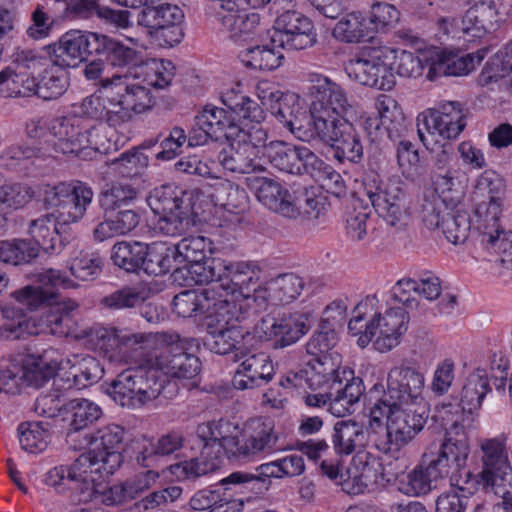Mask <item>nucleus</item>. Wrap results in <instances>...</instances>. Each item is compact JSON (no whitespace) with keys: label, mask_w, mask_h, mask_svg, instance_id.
Wrapping results in <instances>:
<instances>
[{"label":"nucleus","mask_w":512,"mask_h":512,"mask_svg":"<svg viewBox=\"0 0 512 512\" xmlns=\"http://www.w3.org/2000/svg\"><path fill=\"white\" fill-rule=\"evenodd\" d=\"M310 329L309 315L302 312L283 314L279 318L267 316L254 327V333L241 324L207 335L204 345L213 353L226 355L236 352L235 358L252 353L259 338L273 340L274 348H283L297 342Z\"/></svg>","instance_id":"7ed1b4c3"},{"label":"nucleus","mask_w":512,"mask_h":512,"mask_svg":"<svg viewBox=\"0 0 512 512\" xmlns=\"http://www.w3.org/2000/svg\"><path fill=\"white\" fill-rule=\"evenodd\" d=\"M212 242L204 236H189L183 238L175 246L171 247L174 253L175 264H183L187 269L189 277L196 284H206L204 274L198 273L201 269L196 271L197 268H206L209 261L219 260L220 258L207 257L210 253ZM188 277V275H185Z\"/></svg>","instance_id":"393cba45"},{"label":"nucleus","mask_w":512,"mask_h":512,"mask_svg":"<svg viewBox=\"0 0 512 512\" xmlns=\"http://www.w3.org/2000/svg\"><path fill=\"white\" fill-rule=\"evenodd\" d=\"M512 41L495 53L479 75V83L491 92H499V100L512 95Z\"/></svg>","instance_id":"bb28decb"},{"label":"nucleus","mask_w":512,"mask_h":512,"mask_svg":"<svg viewBox=\"0 0 512 512\" xmlns=\"http://www.w3.org/2000/svg\"><path fill=\"white\" fill-rule=\"evenodd\" d=\"M332 443L339 455H350L367 443V432L363 425L352 420H341L334 424Z\"/></svg>","instance_id":"37998d69"},{"label":"nucleus","mask_w":512,"mask_h":512,"mask_svg":"<svg viewBox=\"0 0 512 512\" xmlns=\"http://www.w3.org/2000/svg\"><path fill=\"white\" fill-rule=\"evenodd\" d=\"M137 195L138 190L129 183L114 181L106 184L96 198H91L90 208L94 217L90 220V224H96L118 208L128 207Z\"/></svg>","instance_id":"7c9ffc66"},{"label":"nucleus","mask_w":512,"mask_h":512,"mask_svg":"<svg viewBox=\"0 0 512 512\" xmlns=\"http://www.w3.org/2000/svg\"><path fill=\"white\" fill-rule=\"evenodd\" d=\"M39 252L38 245L31 240L0 241V262L14 266L31 263Z\"/></svg>","instance_id":"052dcab7"},{"label":"nucleus","mask_w":512,"mask_h":512,"mask_svg":"<svg viewBox=\"0 0 512 512\" xmlns=\"http://www.w3.org/2000/svg\"><path fill=\"white\" fill-rule=\"evenodd\" d=\"M166 382L167 379L159 375L149 357L141 364L119 373L108 385L106 392L120 406L135 409L160 396Z\"/></svg>","instance_id":"0eeeda50"},{"label":"nucleus","mask_w":512,"mask_h":512,"mask_svg":"<svg viewBox=\"0 0 512 512\" xmlns=\"http://www.w3.org/2000/svg\"><path fill=\"white\" fill-rule=\"evenodd\" d=\"M202 204L189 206L185 210H177L173 212L160 213L156 229L159 233L175 237L181 236L192 226H195L202 214Z\"/></svg>","instance_id":"49530a36"},{"label":"nucleus","mask_w":512,"mask_h":512,"mask_svg":"<svg viewBox=\"0 0 512 512\" xmlns=\"http://www.w3.org/2000/svg\"><path fill=\"white\" fill-rule=\"evenodd\" d=\"M54 135L58 138L55 148L63 154H74L81 158L90 156L91 152L102 153L108 149L101 138L100 130L96 127L82 130L75 119L63 117L52 126Z\"/></svg>","instance_id":"dca6fc26"},{"label":"nucleus","mask_w":512,"mask_h":512,"mask_svg":"<svg viewBox=\"0 0 512 512\" xmlns=\"http://www.w3.org/2000/svg\"><path fill=\"white\" fill-rule=\"evenodd\" d=\"M25 367L24 384L41 388L55 377L58 367L56 363L48 362L43 357L28 356L23 361Z\"/></svg>","instance_id":"338daca9"},{"label":"nucleus","mask_w":512,"mask_h":512,"mask_svg":"<svg viewBox=\"0 0 512 512\" xmlns=\"http://www.w3.org/2000/svg\"><path fill=\"white\" fill-rule=\"evenodd\" d=\"M364 390L360 378L347 379L345 385H343L342 378L339 376L336 380H333L328 391V410L337 417L351 414L353 406L360 400Z\"/></svg>","instance_id":"58836bf2"},{"label":"nucleus","mask_w":512,"mask_h":512,"mask_svg":"<svg viewBox=\"0 0 512 512\" xmlns=\"http://www.w3.org/2000/svg\"><path fill=\"white\" fill-rule=\"evenodd\" d=\"M65 70L60 68L57 73L46 71L39 83L34 79L29 80L26 89L46 101L57 99L66 92L69 85L68 73Z\"/></svg>","instance_id":"bf43d9fd"},{"label":"nucleus","mask_w":512,"mask_h":512,"mask_svg":"<svg viewBox=\"0 0 512 512\" xmlns=\"http://www.w3.org/2000/svg\"><path fill=\"white\" fill-rule=\"evenodd\" d=\"M102 416L101 408L85 398L68 400L64 408V420L69 421L68 427L84 430Z\"/></svg>","instance_id":"864d4df0"},{"label":"nucleus","mask_w":512,"mask_h":512,"mask_svg":"<svg viewBox=\"0 0 512 512\" xmlns=\"http://www.w3.org/2000/svg\"><path fill=\"white\" fill-rule=\"evenodd\" d=\"M385 58L383 49L367 47L346 63L345 71L361 85L388 91L395 85V76Z\"/></svg>","instance_id":"2eb2a0df"},{"label":"nucleus","mask_w":512,"mask_h":512,"mask_svg":"<svg viewBox=\"0 0 512 512\" xmlns=\"http://www.w3.org/2000/svg\"><path fill=\"white\" fill-rule=\"evenodd\" d=\"M95 55L103 56L106 65L115 69H131L140 61L139 52L120 40L99 34Z\"/></svg>","instance_id":"a19ab883"},{"label":"nucleus","mask_w":512,"mask_h":512,"mask_svg":"<svg viewBox=\"0 0 512 512\" xmlns=\"http://www.w3.org/2000/svg\"><path fill=\"white\" fill-rule=\"evenodd\" d=\"M261 99L278 122L298 138V132L302 130L309 113L300 105L299 96L292 92L274 90L264 94Z\"/></svg>","instance_id":"b1692460"},{"label":"nucleus","mask_w":512,"mask_h":512,"mask_svg":"<svg viewBox=\"0 0 512 512\" xmlns=\"http://www.w3.org/2000/svg\"><path fill=\"white\" fill-rule=\"evenodd\" d=\"M499 25L485 0L476 2L466 11L461 20L462 32L476 38L495 31Z\"/></svg>","instance_id":"de8ad7c7"},{"label":"nucleus","mask_w":512,"mask_h":512,"mask_svg":"<svg viewBox=\"0 0 512 512\" xmlns=\"http://www.w3.org/2000/svg\"><path fill=\"white\" fill-rule=\"evenodd\" d=\"M472 59L453 53H440L432 59L426 77L434 81L441 76H461L470 72Z\"/></svg>","instance_id":"6e6d98bb"},{"label":"nucleus","mask_w":512,"mask_h":512,"mask_svg":"<svg viewBox=\"0 0 512 512\" xmlns=\"http://www.w3.org/2000/svg\"><path fill=\"white\" fill-rule=\"evenodd\" d=\"M201 270L199 273L204 274L206 284H211L213 289L216 291L221 289L225 295L238 294L239 296H249L251 287L260 281L262 273L255 262H232L221 258L209 261L206 268Z\"/></svg>","instance_id":"9b49d317"},{"label":"nucleus","mask_w":512,"mask_h":512,"mask_svg":"<svg viewBox=\"0 0 512 512\" xmlns=\"http://www.w3.org/2000/svg\"><path fill=\"white\" fill-rule=\"evenodd\" d=\"M138 213L129 207L118 208L115 212L107 214L93 230V236L98 241H104L114 235H124L135 229L139 224Z\"/></svg>","instance_id":"79ce46f5"},{"label":"nucleus","mask_w":512,"mask_h":512,"mask_svg":"<svg viewBox=\"0 0 512 512\" xmlns=\"http://www.w3.org/2000/svg\"><path fill=\"white\" fill-rule=\"evenodd\" d=\"M480 479L483 489L499 499L512 497V468L508 459L505 437L482 439Z\"/></svg>","instance_id":"f8f14e48"},{"label":"nucleus","mask_w":512,"mask_h":512,"mask_svg":"<svg viewBox=\"0 0 512 512\" xmlns=\"http://www.w3.org/2000/svg\"><path fill=\"white\" fill-rule=\"evenodd\" d=\"M506 184L504 178L494 170H485L476 181L475 195L483 198L476 205V222L485 221L489 228L495 226L502 212Z\"/></svg>","instance_id":"412c9836"},{"label":"nucleus","mask_w":512,"mask_h":512,"mask_svg":"<svg viewBox=\"0 0 512 512\" xmlns=\"http://www.w3.org/2000/svg\"><path fill=\"white\" fill-rule=\"evenodd\" d=\"M468 109L457 101L440 104L436 109H428L417 118V132L426 146L425 133L438 134L444 139H455L466 127Z\"/></svg>","instance_id":"4468645a"},{"label":"nucleus","mask_w":512,"mask_h":512,"mask_svg":"<svg viewBox=\"0 0 512 512\" xmlns=\"http://www.w3.org/2000/svg\"><path fill=\"white\" fill-rule=\"evenodd\" d=\"M183 436L175 431L162 435L156 441H144L139 447L136 461L144 468H158L163 458L182 448Z\"/></svg>","instance_id":"ea45409f"},{"label":"nucleus","mask_w":512,"mask_h":512,"mask_svg":"<svg viewBox=\"0 0 512 512\" xmlns=\"http://www.w3.org/2000/svg\"><path fill=\"white\" fill-rule=\"evenodd\" d=\"M375 211L391 227L399 229L406 225L407 193L405 184L398 177L387 179L386 191L375 205Z\"/></svg>","instance_id":"72a5a7b5"},{"label":"nucleus","mask_w":512,"mask_h":512,"mask_svg":"<svg viewBox=\"0 0 512 512\" xmlns=\"http://www.w3.org/2000/svg\"><path fill=\"white\" fill-rule=\"evenodd\" d=\"M195 122L196 126L210 134L211 139L218 140L221 136H225L230 140V130L237 127L239 119L230 115L225 108L206 105L195 117Z\"/></svg>","instance_id":"c03bdc74"},{"label":"nucleus","mask_w":512,"mask_h":512,"mask_svg":"<svg viewBox=\"0 0 512 512\" xmlns=\"http://www.w3.org/2000/svg\"><path fill=\"white\" fill-rule=\"evenodd\" d=\"M29 278L32 284L13 291L11 297L29 311L51 307L53 313L49 322L61 326L65 320L69 319V313L77 307V304L73 301H60V296L55 289L75 288V282L60 270L52 268L32 273Z\"/></svg>","instance_id":"39448f33"},{"label":"nucleus","mask_w":512,"mask_h":512,"mask_svg":"<svg viewBox=\"0 0 512 512\" xmlns=\"http://www.w3.org/2000/svg\"><path fill=\"white\" fill-rule=\"evenodd\" d=\"M425 378L408 360L390 368L383 393L387 409L384 452L398 451L422 431L428 419V409L423 397Z\"/></svg>","instance_id":"f257e3e1"},{"label":"nucleus","mask_w":512,"mask_h":512,"mask_svg":"<svg viewBox=\"0 0 512 512\" xmlns=\"http://www.w3.org/2000/svg\"><path fill=\"white\" fill-rule=\"evenodd\" d=\"M244 358L232 379L234 388L253 389L266 385L272 380L275 374L274 366L266 353H250Z\"/></svg>","instance_id":"2f4dec72"},{"label":"nucleus","mask_w":512,"mask_h":512,"mask_svg":"<svg viewBox=\"0 0 512 512\" xmlns=\"http://www.w3.org/2000/svg\"><path fill=\"white\" fill-rule=\"evenodd\" d=\"M202 194L195 189L183 190L177 186L166 184L154 188L148 196V204L154 213H167L185 210L189 206L203 203Z\"/></svg>","instance_id":"473e14b6"},{"label":"nucleus","mask_w":512,"mask_h":512,"mask_svg":"<svg viewBox=\"0 0 512 512\" xmlns=\"http://www.w3.org/2000/svg\"><path fill=\"white\" fill-rule=\"evenodd\" d=\"M201 291L184 290L175 295L172 301L173 311L180 317L202 316L204 311L209 310V301L213 296L211 284Z\"/></svg>","instance_id":"3c124183"},{"label":"nucleus","mask_w":512,"mask_h":512,"mask_svg":"<svg viewBox=\"0 0 512 512\" xmlns=\"http://www.w3.org/2000/svg\"><path fill=\"white\" fill-rule=\"evenodd\" d=\"M265 157L279 171L292 175H313L324 164L305 146H290L282 141H272L265 147Z\"/></svg>","instance_id":"6ab92c4d"},{"label":"nucleus","mask_w":512,"mask_h":512,"mask_svg":"<svg viewBox=\"0 0 512 512\" xmlns=\"http://www.w3.org/2000/svg\"><path fill=\"white\" fill-rule=\"evenodd\" d=\"M141 261L140 270L148 275L160 276L170 272L178 271L179 267H174L175 259L171 247L162 244H148L147 252Z\"/></svg>","instance_id":"4d7b16f0"},{"label":"nucleus","mask_w":512,"mask_h":512,"mask_svg":"<svg viewBox=\"0 0 512 512\" xmlns=\"http://www.w3.org/2000/svg\"><path fill=\"white\" fill-rule=\"evenodd\" d=\"M280 459L261 464L256 468V473L234 472L222 480L223 484H242L252 490H267L270 478H283L280 470Z\"/></svg>","instance_id":"603ef678"},{"label":"nucleus","mask_w":512,"mask_h":512,"mask_svg":"<svg viewBox=\"0 0 512 512\" xmlns=\"http://www.w3.org/2000/svg\"><path fill=\"white\" fill-rule=\"evenodd\" d=\"M375 107L383 118L385 135L392 141L401 140L410 125L401 106L391 96L380 95L376 100Z\"/></svg>","instance_id":"a18cd8bd"},{"label":"nucleus","mask_w":512,"mask_h":512,"mask_svg":"<svg viewBox=\"0 0 512 512\" xmlns=\"http://www.w3.org/2000/svg\"><path fill=\"white\" fill-rule=\"evenodd\" d=\"M346 115L329 111L309 109L308 119L300 132L298 139L304 142L320 140L329 145L348 124Z\"/></svg>","instance_id":"c756f323"},{"label":"nucleus","mask_w":512,"mask_h":512,"mask_svg":"<svg viewBox=\"0 0 512 512\" xmlns=\"http://www.w3.org/2000/svg\"><path fill=\"white\" fill-rule=\"evenodd\" d=\"M57 224H60L58 218L49 213L30 222L28 232L32 237L31 241L38 245L39 250L42 249L46 253L60 251L61 241Z\"/></svg>","instance_id":"8fccbe9b"},{"label":"nucleus","mask_w":512,"mask_h":512,"mask_svg":"<svg viewBox=\"0 0 512 512\" xmlns=\"http://www.w3.org/2000/svg\"><path fill=\"white\" fill-rule=\"evenodd\" d=\"M329 146L333 151V157L340 163L348 161L358 164L363 160L361 136L350 122L344 124L342 131Z\"/></svg>","instance_id":"09e8293b"},{"label":"nucleus","mask_w":512,"mask_h":512,"mask_svg":"<svg viewBox=\"0 0 512 512\" xmlns=\"http://www.w3.org/2000/svg\"><path fill=\"white\" fill-rule=\"evenodd\" d=\"M261 122L240 121L236 128H231L230 140H237L245 145L252 146L258 156L260 152L265 156V147L268 146V134L260 124Z\"/></svg>","instance_id":"774afa93"},{"label":"nucleus","mask_w":512,"mask_h":512,"mask_svg":"<svg viewBox=\"0 0 512 512\" xmlns=\"http://www.w3.org/2000/svg\"><path fill=\"white\" fill-rule=\"evenodd\" d=\"M41 193L44 205L54 209L51 214L58 218L60 224L67 225L80 221L90 224L94 217L90 208L94 191L85 182H60L53 186L45 184Z\"/></svg>","instance_id":"9d476101"},{"label":"nucleus","mask_w":512,"mask_h":512,"mask_svg":"<svg viewBox=\"0 0 512 512\" xmlns=\"http://www.w3.org/2000/svg\"><path fill=\"white\" fill-rule=\"evenodd\" d=\"M276 31L283 34L282 45L292 50H303L316 43L313 22L301 12L287 10L274 23Z\"/></svg>","instance_id":"a878e982"},{"label":"nucleus","mask_w":512,"mask_h":512,"mask_svg":"<svg viewBox=\"0 0 512 512\" xmlns=\"http://www.w3.org/2000/svg\"><path fill=\"white\" fill-rule=\"evenodd\" d=\"M101 95L114 107L142 113L153 105L150 89L131 80L128 74L115 73L101 85Z\"/></svg>","instance_id":"a211bd4d"},{"label":"nucleus","mask_w":512,"mask_h":512,"mask_svg":"<svg viewBox=\"0 0 512 512\" xmlns=\"http://www.w3.org/2000/svg\"><path fill=\"white\" fill-rule=\"evenodd\" d=\"M224 296L223 293L214 289L211 301H209V310L203 312L204 327L208 335L239 325L245 319V313L241 307L228 301Z\"/></svg>","instance_id":"c9c22d12"},{"label":"nucleus","mask_w":512,"mask_h":512,"mask_svg":"<svg viewBox=\"0 0 512 512\" xmlns=\"http://www.w3.org/2000/svg\"><path fill=\"white\" fill-rule=\"evenodd\" d=\"M470 416L462 414L460 419L447 422L445 438L440 445L437 456L429 464L441 479L450 477L453 472L465 468L470 453L466 429L469 428Z\"/></svg>","instance_id":"ddd939ff"},{"label":"nucleus","mask_w":512,"mask_h":512,"mask_svg":"<svg viewBox=\"0 0 512 512\" xmlns=\"http://www.w3.org/2000/svg\"><path fill=\"white\" fill-rule=\"evenodd\" d=\"M147 249L148 244L142 242L121 241L113 246L111 259L116 266L127 272H138Z\"/></svg>","instance_id":"13d9d810"},{"label":"nucleus","mask_w":512,"mask_h":512,"mask_svg":"<svg viewBox=\"0 0 512 512\" xmlns=\"http://www.w3.org/2000/svg\"><path fill=\"white\" fill-rule=\"evenodd\" d=\"M222 103L230 115L240 121L261 122L264 120V111L260 105L240 92L231 89L221 97Z\"/></svg>","instance_id":"5fc2aeb1"},{"label":"nucleus","mask_w":512,"mask_h":512,"mask_svg":"<svg viewBox=\"0 0 512 512\" xmlns=\"http://www.w3.org/2000/svg\"><path fill=\"white\" fill-rule=\"evenodd\" d=\"M222 24L228 30L230 39L236 43L250 45L265 34V29L260 24V15L256 12L228 11L222 17Z\"/></svg>","instance_id":"e433bc0d"},{"label":"nucleus","mask_w":512,"mask_h":512,"mask_svg":"<svg viewBox=\"0 0 512 512\" xmlns=\"http://www.w3.org/2000/svg\"><path fill=\"white\" fill-rule=\"evenodd\" d=\"M64 480L71 483L69 488L77 494L78 502H90L100 493V487L93 475L88 472V469H78L76 460L69 466L54 467L46 476L47 485L53 487L61 485Z\"/></svg>","instance_id":"c85d7f7f"},{"label":"nucleus","mask_w":512,"mask_h":512,"mask_svg":"<svg viewBox=\"0 0 512 512\" xmlns=\"http://www.w3.org/2000/svg\"><path fill=\"white\" fill-rule=\"evenodd\" d=\"M196 435L203 445V454L218 459L221 453L239 461H249L261 454L284 450L271 421L254 419L241 432L229 420L201 423Z\"/></svg>","instance_id":"f03ea898"},{"label":"nucleus","mask_w":512,"mask_h":512,"mask_svg":"<svg viewBox=\"0 0 512 512\" xmlns=\"http://www.w3.org/2000/svg\"><path fill=\"white\" fill-rule=\"evenodd\" d=\"M376 295H368L353 310L348 329L359 335L358 345L365 348L375 338L374 348L385 353L401 343L408 329L409 314L403 307H390L381 312Z\"/></svg>","instance_id":"20e7f679"},{"label":"nucleus","mask_w":512,"mask_h":512,"mask_svg":"<svg viewBox=\"0 0 512 512\" xmlns=\"http://www.w3.org/2000/svg\"><path fill=\"white\" fill-rule=\"evenodd\" d=\"M273 37L269 42L264 37L254 43L247 45L239 52V59L250 69L263 72L274 71L278 69L284 60L282 43L278 46L275 44Z\"/></svg>","instance_id":"f704fd0d"},{"label":"nucleus","mask_w":512,"mask_h":512,"mask_svg":"<svg viewBox=\"0 0 512 512\" xmlns=\"http://www.w3.org/2000/svg\"><path fill=\"white\" fill-rule=\"evenodd\" d=\"M125 430L110 424L90 433V450L76 459L78 469H88L99 487L118 470L124 462Z\"/></svg>","instance_id":"6e6552de"},{"label":"nucleus","mask_w":512,"mask_h":512,"mask_svg":"<svg viewBox=\"0 0 512 512\" xmlns=\"http://www.w3.org/2000/svg\"><path fill=\"white\" fill-rule=\"evenodd\" d=\"M309 380L310 389L317 390L324 386L330 385L333 380H336L339 375L338 365L334 362L332 356H321V358H312L306 364Z\"/></svg>","instance_id":"680f3d73"},{"label":"nucleus","mask_w":512,"mask_h":512,"mask_svg":"<svg viewBox=\"0 0 512 512\" xmlns=\"http://www.w3.org/2000/svg\"><path fill=\"white\" fill-rule=\"evenodd\" d=\"M333 36L345 43H359L368 36V27L360 13H348L333 28Z\"/></svg>","instance_id":"69168bd1"},{"label":"nucleus","mask_w":512,"mask_h":512,"mask_svg":"<svg viewBox=\"0 0 512 512\" xmlns=\"http://www.w3.org/2000/svg\"><path fill=\"white\" fill-rule=\"evenodd\" d=\"M491 391L490 380L484 369H476L471 372L465 380L460 393V403L458 405L449 404L445 407L447 422L460 419L462 414L469 415V427L474 421L473 411L480 408L484 397Z\"/></svg>","instance_id":"5701e85b"},{"label":"nucleus","mask_w":512,"mask_h":512,"mask_svg":"<svg viewBox=\"0 0 512 512\" xmlns=\"http://www.w3.org/2000/svg\"><path fill=\"white\" fill-rule=\"evenodd\" d=\"M4 323L0 326V337L18 340L33 333L34 326L19 309L6 306L2 309Z\"/></svg>","instance_id":"0e129e2a"},{"label":"nucleus","mask_w":512,"mask_h":512,"mask_svg":"<svg viewBox=\"0 0 512 512\" xmlns=\"http://www.w3.org/2000/svg\"><path fill=\"white\" fill-rule=\"evenodd\" d=\"M113 1L122 7L138 10L137 26L160 47H173L182 41L184 12L177 5L167 0Z\"/></svg>","instance_id":"423d86ee"},{"label":"nucleus","mask_w":512,"mask_h":512,"mask_svg":"<svg viewBox=\"0 0 512 512\" xmlns=\"http://www.w3.org/2000/svg\"><path fill=\"white\" fill-rule=\"evenodd\" d=\"M435 177L436 191L439 190L440 194H425L420 209L422 221L429 229L441 227L446 213L456 209L463 198V192L454 188L455 179L450 170L440 172Z\"/></svg>","instance_id":"f3484780"},{"label":"nucleus","mask_w":512,"mask_h":512,"mask_svg":"<svg viewBox=\"0 0 512 512\" xmlns=\"http://www.w3.org/2000/svg\"><path fill=\"white\" fill-rule=\"evenodd\" d=\"M305 286L303 279L294 273H284L271 280L273 304H287L298 298Z\"/></svg>","instance_id":"e2e57ef3"},{"label":"nucleus","mask_w":512,"mask_h":512,"mask_svg":"<svg viewBox=\"0 0 512 512\" xmlns=\"http://www.w3.org/2000/svg\"><path fill=\"white\" fill-rule=\"evenodd\" d=\"M247 181L257 200L270 211L292 220L299 218V207L292 203L294 192L291 193L281 183L267 177H249Z\"/></svg>","instance_id":"4be33fe9"},{"label":"nucleus","mask_w":512,"mask_h":512,"mask_svg":"<svg viewBox=\"0 0 512 512\" xmlns=\"http://www.w3.org/2000/svg\"><path fill=\"white\" fill-rule=\"evenodd\" d=\"M157 351L151 363L166 376L192 380L201 371V361L191 348L197 345L194 338H181L176 333H156Z\"/></svg>","instance_id":"1a4fd4ad"},{"label":"nucleus","mask_w":512,"mask_h":512,"mask_svg":"<svg viewBox=\"0 0 512 512\" xmlns=\"http://www.w3.org/2000/svg\"><path fill=\"white\" fill-rule=\"evenodd\" d=\"M227 148L218 154V161L225 170L239 174L265 171V167L259 162L256 150L252 146L245 145L237 140H228Z\"/></svg>","instance_id":"4c0bfd02"},{"label":"nucleus","mask_w":512,"mask_h":512,"mask_svg":"<svg viewBox=\"0 0 512 512\" xmlns=\"http://www.w3.org/2000/svg\"><path fill=\"white\" fill-rule=\"evenodd\" d=\"M309 93L312 98L310 109L342 113L346 116L356 114V109L349 102L343 88L325 76L316 75L312 79Z\"/></svg>","instance_id":"cd10ccee"},{"label":"nucleus","mask_w":512,"mask_h":512,"mask_svg":"<svg viewBox=\"0 0 512 512\" xmlns=\"http://www.w3.org/2000/svg\"><path fill=\"white\" fill-rule=\"evenodd\" d=\"M100 33L70 30L48 46L51 63L61 69L75 67L85 56L95 55Z\"/></svg>","instance_id":"aec40b11"}]
</instances>
